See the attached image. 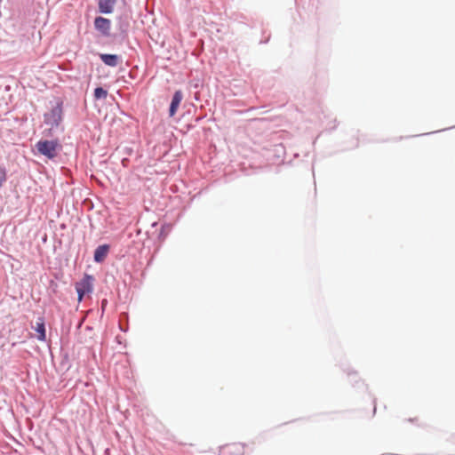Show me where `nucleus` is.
Instances as JSON below:
<instances>
[{
	"mask_svg": "<svg viewBox=\"0 0 455 455\" xmlns=\"http://www.w3.org/2000/svg\"><path fill=\"white\" fill-rule=\"evenodd\" d=\"M76 290L78 294V301H81L85 294L93 291V277L89 275L84 276L76 283Z\"/></svg>",
	"mask_w": 455,
	"mask_h": 455,
	"instance_id": "f03ea898",
	"label": "nucleus"
},
{
	"mask_svg": "<svg viewBox=\"0 0 455 455\" xmlns=\"http://www.w3.org/2000/svg\"><path fill=\"white\" fill-rule=\"evenodd\" d=\"M37 151L50 159L57 156L61 145L57 140H40L36 145Z\"/></svg>",
	"mask_w": 455,
	"mask_h": 455,
	"instance_id": "f257e3e1",
	"label": "nucleus"
},
{
	"mask_svg": "<svg viewBox=\"0 0 455 455\" xmlns=\"http://www.w3.org/2000/svg\"><path fill=\"white\" fill-rule=\"evenodd\" d=\"M116 0H99V9L102 13H111Z\"/></svg>",
	"mask_w": 455,
	"mask_h": 455,
	"instance_id": "0eeeda50",
	"label": "nucleus"
},
{
	"mask_svg": "<svg viewBox=\"0 0 455 455\" xmlns=\"http://www.w3.org/2000/svg\"><path fill=\"white\" fill-rule=\"evenodd\" d=\"M36 331L38 333L37 339L42 341L45 340V328L43 320H41L40 323H36Z\"/></svg>",
	"mask_w": 455,
	"mask_h": 455,
	"instance_id": "1a4fd4ad",
	"label": "nucleus"
},
{
	"mask_svg": "<svg viewBox=\"0 0 455 455\" xmlns=\"http://www.w3.org/2000/svg\"><path fill=\"white\" fill-rule=\"evenodd\" d=\"M95 28L103 36H108L110 31L111 23L108 19L103 17H97L94 20Z\"/></svg>",
	"mask_w": 455,
	"mask_h": 455,
	"instance_id": "7ed1b4c3",
	"label": "nucleus"
},
{
	"mask_svg": "<svg viewBox=\"0 0 455 455\" xmlns=\"http://www.w3.org/2000/svg\"><path fill=\"white\" fill-rule=\"evenodd\" d=\"M221 455H243V447L239 443L227 444L220 451Z\"/></svg>",
	"mask_w": 455,
	"mask_h": 455,
	"instance_id": "20e7f679",
	"label": "nucleus"
},
{
	"mask_svg": "<svg viewBox=\"0 0 455 455\" xmlns=\"http://www.w3.org/2000/svg\"><path fill=\"white\" fill-rule=\"evenodd\" d=\"M100 60L109 67H116L120 62V57L116 54H106L102 53L100 55Z\"/></svg>",
	"mask_w": 455,
	"mask_h": 455,
	"instance_id": "423d86ee",
	"label": "nucleus"
},
{
	"mask_svg": "<svg viewBox=\"0 0 455 455\" xmlns=\"http://www.w3.org/2000/svg\"><path fill=\"white\" fill-rule=\"evenodd\" d=\"M108 96V92L101 87H97L94 90L95 99H105Z\"/></svg>",
	"mask_w": 455,
	"mask_h": 455,
	"instance_id": "9d476101",
	"label": "nucleus"
},
{
	"mask_svg": "<svg viewBox=\"0 0 455 455\" xmlns=\"http://www.w3.org/2000/svg\"><path fill=\"white\" fill-rule=\"evenodd\" d=\"M108 249L109 247L107 244L99 246L94 251V260L102 262L108 255Z\"/></svg>",
	"mask_w": 455,
	"mask_h": 455,
	"instance_id": "6e6552de",
	"label": "nucleus"
},
{
	"mask_svg": "<svg viewBox=\"0 0 455 455\" xmlns=\"http://www.w3.org/2000/svg\"><path fill=\"white\" fill-rule=\"evenodd\" d=\"M183 99V94H182V92L181 91H176L173 97H172V102H171V106H170V109H169V115L170 116H173L179 107H180V104L181 102Z\"/></svg>",
	"mask_w": 455,
	"mask_h": 455,
	"instance_id": "39448f33",
	"label": "nucleus"
},
{
	"mask_svg": "<svg viewBox=\"0 0 455 455\" xmlns=\"http://www.w3.org/2000/svg\"><path fill=\"white\" fill-rule=\"evenodd\" d=\"M6 180V171L4 167H0V187L3 186V184Z\"/></svg>",
	"mask_w": 455,
	"mask_h": 455,
	"instance_id": "9b49d317",
	"label": "nucleus"
}]
</instances>
